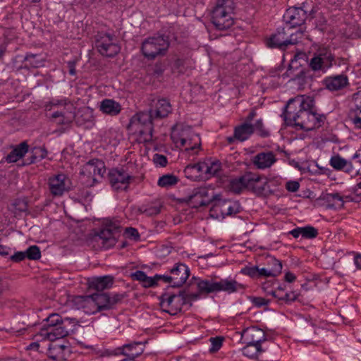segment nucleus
Masks as SVG:
<instances>
[{
	"mask_svg": "<svg viewBox=\"0 0 361 361\" xmlns=\"http://www.w3.org/2000/svg\"><path fill=\"white\" fill-rule=\"evenodd\" d=\"M153 161L157 166L161 167L166 166L168 163L166 157L159 154H155L154 155Z\"/></svg>",
	"mask_w": 361,
	"mask_h": 361,
	"instance_id": "obj_55",
	"label": "nucleus"
},
{
	"mask_svg": "<svg viewBox=\"0 0 361 361\" xmlns=\"http://www.w3.org/2000/svg\"><path fill=\"white\" fill-rule=\"evenodd\" d=\"M178 182V178L173 174H165L161 176L157 182V185L161 188H169L175 185Z\"/></svg>",
	"mask_w": 361,
	"mask_h": 361,
	"instance_id": "obj_42",
	"label": "nucleus"
},
{
	"mask_svg": "<svg viewBox=\"0 0 361 361\" xmlns=\"http://www.w3.org/2000/svg\"><path fill=\"white\" fill-rule=\"evenodd\" d=\"M149 109L156 119L166 117L172 111L170 102L164 98L152 100Z\"/></svg>",
	"mask_w": 361,
	"mask_h": 361,
	"instance_id": "obj_20",
	"label": "nucleus"
},
{
	"mask_svg": "<svg viewBox=\"0 0 361 361\" xmlns=\"http://www.w3.org/2000/svg\"><path fill=\"white\" fill-rule=\"evenodd\" d=\"M26 258L25 252H16L14 255L11 256L10 259L14 262H19Z\"/></svg>",
	"mask_w": 361,
	"mask_h": 361,
	"instance_id": "obj_63",
	"label": "nucleus"
},
{
	"mask_svg": "<svg viewBox=\"0 0 361 361\" xmlns=\"http://www.w3.org/2000/svg\"><path fill=\"white\" fill-rule=\"evenodd\" d=\"M329 163L337 171H345L347 173H350L353 169L352 163L348 161L339 154L331 157Z\"/></svg>",
	"mask_w": 361,
	"mask_h": 361,
	"instance_id": "obj_35",
	"label": "nucleus"
},
{
	"mask_svg": "<svg viewBox=\"0 0 361 361\" xmlns=\"http://www.w3.org/2000/svg\"><path fill=\"white\" fill-rule=\"evenodd\" d=\"M159 300L162 310L171 315H176L179 313L186 302L184 290H180L178 294L165 292L161 295Z\"/></svg>",
	"mask_w": 361,
	"mask_h": 361,
	"instance_id": "obj_12",
	"label": "nucleus"
},
{
	"mask_svg": "<svg viewBox=\"0 0 361 361\" xmlns=\"http://www.w3.org/2000/svg\"><path fill=\"white\" fill-rule=\"evenodd\" d=\"M121 104L111 99H104L100 103L99 110L107 115L115 116L121 111Z\"/></svg>",
	"mask_w": 361,
	"mask_h": 361,
	"instance_id": "obj_31",
	"label": "nucleus"
},
{
	"mask_svg": "<svg viewBox=\"0 0 361 361\" xmlns=\"http://www.w3.org/2000/svg\"><path fill=\"white\" fill-rule=\"evenodd\" d=\"M272 271L276 272V270H269L267 267H263L259 269L258 267L257 271V278H260L262 276L264 277H274V274Z\"/></svg>",
	"mask_w": 361,
	"mask_h": 361,
	"instance_id": "obj_57",
	"label": "nucleus"
},
{
	"mask_svg": "<svg viewBox=\"0 0 361 361\" xmlns=\"http://www.w3.org/2000/svg\"><path fill=\"white\" fill-rule=\"evenodd\" d=\"M333 61L334 54L326 49H322L314 53L307 63L309 68L314 72L321 71L325 73L333 66Z\"/></svg>",
	"mask_w": 361,
	"mask_h": 361,
	"instance_id": "obj_14",
	"label": "nucleus"
},
{
	"mask_svg": "<svg viewBox=\"0 0 361 361\" xmlns=\"http://www.w3.org/2000/svg\"><path fill=\"white\" fill-rule=\"evenodd\" d=\"M283 18V20L293 29L295 27L302 25L307 18H313L314 11L313 9L309 11L303 4L302 6H292L288 8Z\"/></svg>",
	"mask_w": 361,
	"mask_h": 361,
	"instance_id": "obj_13",
	"label": "nucleus"
},
{
	"mask_svg": "<svg viewBox=\"0 0 361 361\" xmlns=\"http://www.w3.org/2000/svg\"><path fill=\"white\" fill-rule=\"evenodd\" d=\"M324 200H326L328 202L336 200L343 202V197L338 192L326 194L324 197Z\"/></svg>",
	"mask_w": 361,
	"mask_h": 361,
	"instance_id": "obj_61",
	"label": "nucleus"
},
{
	"mask_svg": "<svg viewBox=\"0 0 361 361\" xmlns=\"http://www.w3.org/2000/svg\"><path fill=\"white\" fill-rule=\"evenodd\" d=\"M233 0H217L212 11V23L216 30H226L234 24Z\"/></svg>",
	"mask_w": 361,
	"mask_h": 361,
	"instance_id": "obj_3",
	"label": "nucleus"
},
{
	"mask_svg": "<svg viewBox=\"0 0 361 361\" xmlns=\"http://www.w3.org/2000/svg\"><path fill=\"white\" fill-rule=\"evenodd\" d=\"M76 319L74 318L65 317L61 325L42 326L40 329V336L50 341L62 338L73 331L76 325Z\"/></svg>",
	"mask_w": 361,
	"mask_h": 361,
	"instance_id": "obj_11",
	"label": "nucleus"
},
{
	"mask_svg": "<svg viewBox=\"0 0 361 361\" xmlns=\"http://www.w3.org/2000/svg\"><path fill=\"white\" fill-rule=\"evenodd\" d=\"M14 209L19 212H26L28 208L27 202L24 199H16L13 203Z\"/></svg>",
	"mask_w": 361,
	"mask_h": 361,
	"instance_id": "obj_52",
	"label": "nucleus"
},
{
	"mask_svg": "<svg viewBox=\"0 0 361 361\" xmlns=\"http://www.w3.org/2000/svg\"><path fill=\"white\" fill-rule=\"evenodd\" d=\"M255 173L248 171L238 178L232 179L229 183V190L235 193L240 194L243 189L252 192V183L256 181Z\"/></svg>",
	"mask_w": 361,
	"mask_h": 361,
	"instance_id": "obj_18",
	"label": "nucleus"
},
{
	"mask_svg": "<svg viewBox=\"0 0 361 361\" xmlns=\"http://www.w3.org/2000/svg\"><path fill=\"white\" fill-rule=\"evenodd\" d=\"M217 292L224 291L228 294L245 289V286L232 279H224L216 281Z\"/></svg>",
	"mask_w": 361,
	"mask_h": 361,
	"instance_id": "obj_28",
	"label": "nucleus"
},
{
	"mask_svg": "<svg viewBox=\"0 0 361 361\" xmlns=\"http://www.w3.org/2000/svg\"><path fill=\"white\" fill-rule=\"evenodd\" d=\"M254 126V132L256 131L257 133L262 137H267L270 135V132L264 128L263 121L262 119L257 120L255 123L253 125Z\"/></svg>",
	"mask_w": 361,
	"mask_h": 361,
	"instance_id": "obj_47",
	"label": "nucleus"
},
{
	"mask_svg": "<svg viewBox=\"0 0 361 361\" xmlns=\"http://www.w3.org/2000/svg\"><path fill=\"white\" fill-rule=\"evenodd\" d=\"M116 350L117 353L123 355L127 358L133 359L135 361V359L143 353L144 349L141 342H133L123 345L122 348H119Z\"/></svg>",
	"mask_w": 361,
	"mask_h": 361,
	"instance_id": "obj_27",
	"label": "nucleus"
},
{
	"mask_svg": "<svg viewBox=\"0 0 361 361\" xmlns=\"http://www.w3.org/2000/svg\"><path fill=\"white\" fill-rule=\"evenodd\" d=\"M109 183L114 190H127L129 184L134 179L123 168L111 169L108 173Z\"/></svg>",
	"mask_w": 361,
	"mask_h": 361,
	"instance_id": "obj_16",
	"label": "nucleus"
},
{
	"mask_svg": "<svg viewBox=\"0 0 361 361\" xmlns=\"http://www.w3.org/2000/svg\"><path fill=\"white\" fill-rule=\"evenodd\" d=\"M106 173L104 163L97 159H91L84 164L80 171V178L87 187H92L98 182L97 176L103 177Z\"/></svg>",
	"mask_w": 361,
	"mask_h": 361,
	"instance_id": "obj_10",
	"label": "nucleus"
},
{
	"mask_svg": "<svg viewBox=\"0 0 361 361\" xmlns=\"http://www.w3.org/2000/svg\"><path fill=\"white\" fill-rule=\"evenodd\" d=\"M246 345L243 348V354L251 359H257L258 355L262 354L264 350L262 349V345H257L255 344L245 343Z\"/></svg>",
	"mask_w": 361,
	"mask_h": 361,
	"instance_id": "obj_41",
	"label": "nucleus"
},
{
	"mask_svg": "<svg viewBox=\"0 0 361 361\" xmlns=\"http://www.w3.org/2000/svg\"><path fill=\"white\" fill-rule=\"evenodd\" d=\"M114 282V277L111 275H105L102 276H96L89 279V288L97 291H102L105 289L110 288Z\"/></svg>",
	"mask_w": 361,
	"mask_h": 361,
	"instance_id": "obj_26",
	"label": "nucleus"
},
{
	"mask_svg": "<svg viewBox=\"0 0 361 361\" xmlns=\"http://www.w3.org/2000/svg\"><path fill=\"white\" fill-rule=\"evenodd\" d=\"M203 171L204 175V180H208L212 176L216 175L221 170V163L218 161L212 162H202Z\"/></svg>",
	"mask_w": 361,
	"mask_h": 361,
	"instance_id": "obj_39",
	"label": "nucleus"
},
{
	"mask_svg": "<svg viewBox=\"0 0 361 361\" xmlns=\"http://www.w3.org/2000/svg\"><path fill=\"white\" fill-rule=\"evenodd\" d=\"M131 278L142 283L147 279V274L142 271L137 270L131 274Z\"/></svg>",
	"mask_w": 361,
	"mask_h": 361,
	"instance_id": "obj_59",
	"label": "nucleus"
},
{
	"mask_svg": "<svg viewBox=\"0 0 361 361\" xmlns=\"http://www.w3.org/2000/svg\"><path fill=\"white\" fill-rule=\"evenodd\" d=\"M64 319H62L61 316L59 314H51L44 320L45 322L42 326L61 325Z\"/></svg>",
	"mask_w": 361,
	"mask_h": 361,
	"instance_id": "obj_44",
	"label": "nucleus"
},
{
	"mask_svg": "<svg viewBox=\"0 0 361 361\" xmlns=\"http://www.w3.org/2000/svg\"><path fill=\"white\" fill-rule=\"evenodd\" d=\"M31 163H34L44 159L47 155V151L44 147H35L32 151Z\"/></svg>",
	"mask_w": 361,
	"mask_h": 361,
	"instance_id": "obj_49",
	"label": "nucleus"
},
{
	"mask_svg": "<svg viewBox=\"0 0 361 361\" xmlns=\"http://www.w3.org/2000/svg\"><path fill=\"white\" fill-rule=\"evenodd\" d=\"M235 137L240 142L247 140L254 133L252 123H243L234 128Z\"/></svg>",
	"mask_w": 361,
	"mask_h": 361,
	"instance_id": "obj_32",
	"label": "nucleus"
},
{
	"mask_svg": "<svg viewBox=\"0 0 361 361\" xmlns=\"http://www.w3.org/2000/svg\"><path fill=\"white\" fill-rule=\"evenodd\" d=\"M361 112V91H358L353 94L352 99V106L350 114Z\"/></svg>",
	"mask_w": 361,
	"mask_h": 361,
	"instance_id": "obj_45",
	"label": "nucleus"
},
{
	"mask_svg": "<svg viewBox=\"0 0 361 361\" xmlns=\"http://www.w3.org/2000/svg\"><path fill=\"white\" fill-rule=\"evenodd\" d=\"M157 279H155V276L154 277H149L147 276V279L142 282V286L145 288L152 287L157 285Z\"/></svg>",
	"mask_w": 361,
	"mask_h": 361,
	"instance_id": "obj_64",
	"label": "nucleus"
},
{
	"mask_svg": "<svg viewBox=\"0 0 361 361\" xmlns=\"http://www.w3.org/2000/svg\"><path fill=\"white\" fill-rule=\"evenodd\" d=\"M172 276L173 285L172 288L181 287L188 279L190 271L187 265L183 263L178 262L174 264L173 267L170 270Z\"/></svg>",
	"mask_w": 361,
	"mask_h": 361,
	"instance_id": "obj_19",
	"label": "nucleus"
},
{
	"mask_svg": "<svg viewBox=\"0 0 361 361\" xmlns=\"http://www.w3.org/2000/svg\"><path fill=\"white\" fill-rule=\"evenodd\" d=\"M313 101L303 95L290 99L284 107L281 116L286 125L300 127L305 131H310L322 126L325 119L312 111Z\"/></svg>",
	"mask_w": 361,
	"mask_h": 361,
	"instance_id": "obj_1",
	"label": "nucleus"
},
{
	"mask_svg": "<svg viewBox=\"0 0 361 361\" xmlns=\"http://www.w3.org/2000/svg\"><path fill=\"white\" fill-rule=\"evenodd\" d=\"M126 234L128 238L134 240L135 241L140 239V234L137 230L133 227H128L126 228Z\"/></svg>",
	"mask_w": 361,
	"mask_h": 361,
	"instance_id": "obj_56",
	"label": "nucleus"
},
{
	"mask_svg": "<svg viewBox=\"0 0 361 361\" xmlns=\"http://www.w3.org/2000/svg\"><path fill=\"white\" fill-rule=\"evenodd\" d=\"M67 177L63 173H60L50 177L49 179V187L51 194L53 196H61L64 192L68 190L66 185Z\"/></svg>",
	"mask_w": 361,
	"mask_h": 361,
	"instance_id": "obj_21",
	"label": "nucleus"
},
{
	"mask_svg": "<svg viewBox=\"0 0 361 361\" xmlns=\"http://www.w3.org/2000/svg\"><path fill=\"white\" fill-rule=\"evenodd\" d=\"M302 238L305 239H312L314 238L318 235V231L313 226H307L305 227H302Z\"/></svg>",
	"mask_w": 361,
	"mask_h": 361,
	"instance_id": "obj_48",
	"label": "nucleus"
},
{
	"mask_svg": "<svg viewBox=\"0 0 361 361\" xmlns=\"http://www.w3.org/2000/svg\"><path fill=\"white\" fill-rule=\"evenodd\" d=\"M302 64H296L295 60H291L286 71L283 74V78H289L290 80L295 81L297 80L304 79L305 71L304 68H300Z\"/></svg>",
	"mask_w": 361,
	"mask_h": 361,
	"instance_id": "obj_30",
	"label": "nucleus"
},
{
	"mask_svg": "<svg viewBox=\"0 0 361 361\" xmlns=\"http://www.w3.org/2000/svg\"><path fill=\"white\" fill-rule=\"evenodd\" d=\"M257 178L252 185L259 180L260 175L255 173V178ZM274 190L271 188L269 182L265 178V180L260 185V187H252V192L255 193L257 196H268L274 193Z\"/></svg>",
	"mask_w": 361,
	"mask_h": 361,
	"instance_id": "obj_37",
	"label": "nucleus"
},
{
	"mask_svg": "<svg viewBox=\"0 0 361 361\" xmlns=\"http://www.w3.org/2000/svg\"><path fill=\"white\" fill-rule=\"evenodd\" d=\"M202 165V162L188 165L183 171L185 176L192 180H205Z\"/></svg>",
	"mask_w": 361,
	"mask_h": 361,
	"instance_id": "obj_29",
	"label": "nucleus"
},
{
	"mask_svg": "<svg viewBox=\"0 0 361 361\" xmlns=\"http://www.w3.org/2000/svg\"><path fill=\"white\" fill-rule=\"evenodd\" d=\"M242 339L245 343L262 345V343L266 341V334L262 329L252 326L244 330Z\"/></svg>",
	"mask_w": 361,
	"mask_h": 361,
	"instance_id": "obj_24",
	"label": "nucleus"
},
{
	"mask_svg": "<svg viewBox=\"0 0 361 361\" xmlns=\"http://www.w3.org/2000/svg\"><path fill=\"white\" fill-rule=\"evenodd\" d=\"M322 83L326 89L334 92L346 87L349 85V80L346 75L340 74L325 78Z\"/></svg>",
	"mask_w": 361,
	"mask_h": 361,
	"instance_id": "obj_22",
	"label": "nucleus"
},
{
	"mask_svg": "<svg viewBox=\"0 0 361 361\" xmlns=\"http://www.w3.org/2000/svg\"><path fill=\"white\" fill-rule=\"evenodd\" d=\"M126 297V293H108L77 295L73 298L72 304L75 309L82 310L87 314H93L98 312L114 309Z\"/></svg>",
	"mask_w": 361,
	"mask_h": 361,
	"instance_id": "obj_2",
	"label": "nucleus"
},
{
	"mask_svg": "<svg viewBox=\"0 0 361 361\" xmlns=\"http://www.w3.org/2000/svg\"><path fill=\"white\" fill-rule=\"evenodd\" d=\"M94 38L95 48L101 55L114 57L120 52L121 47L114 35L104 31H99Z\"/></svg>",
	"mask_w": 361,
	"mask_h": 361,
	"instance_id": "obj_8",
	"label": "nucleus"
},
{
	"mask_svg": "<svg viewBox=\"0 0 361 361\" xmlns=\"http://www.w3.org/2000/svg\"><path fill=\"white\" fill-rule=\"evenodd\" d=\"M298 294L295 292L286 293L283 294V302L286 303H290L297 300Z\"/></svg>",
	"mask_w": 361,
	"mask_h": 361,
	"instance_id": "obj_60",
	"label": "nucleus"
},
{
	"mask_svg": "<svg viewBox=\"0 0 361 361\" xmlns=\"http://www.w3.org/2000/svg\"><path fill=\"white\" fill-rule=\"evenodd\" d=\"M250 300L252 303V305L256 307H262L263 306H267L269 304L270 300L265 299L262 297H250Z\"/></svg>",
	"mask_w": 361,
	"mask_h": 361,
	"instance_id": "obj_51",
	"label": "nucleus"
},
{
	"mask_svg": "<svg viewBox=\"0 0 361 361\" xmlns=\"http://www.w3.org/2000/svg\"><path fill=\"white\" fill-rule=\"evenodd\" d=\"M170 46L169 37L166 35H157L145 39L141 46V51L143 56L149 59L153 60L157 56H163Z\"/></svg>",
	"mask_w": 361,
	"mask_h": 361,
	"instance_id": "obj_4",
	"label": "nucleus"
},
{
	"mask_svg": "<svg viewBox=\"0 0 361 361\" xmlns=\"http://www.w3.org/2000/svg\"><path fill=\"white\" fill-rule=\"evenodd\" d=\"M171 139L177 147H184L187 152L192 154H197L201 147V139L190 128L181 129L180 131H173Z\"/></svg>",
	"mask_w": 361,
	"mask_h": 361,
	"instance_id": "obj_6",
	"label": "nucleus"
},
{
	"mask_svg": "<svg viewBox=\"0 0 361 361\" xmlns=\"http://www.w3.org/2000/svg\"><path fill=\"white\" fill-rule=\"evenodd\" d=\"M208 196V190L206 188H195L192 192L181 200V202L188 203L192 208H199L205 207L213 202L215 199L214 196L212 199L206 200Z\"/></svg>",
	"mask_w": 361,
	"mask_h": 361,
	"instance_id": "obj_17",
	"label": "nucleus"
},
{
	"mask_svg": "<svg viewBox=\"0 0 361 361\" xmlns=\"http://www.w3.org/2000/svg\"><path fill=\"white\" fill-rule=\"evenodd\" d=\"M29 146L26 142H23L16 146L6 156V161L8 163H14L21 159L28 151Z\"/></svg>",
	"mask_w": 361,
	"mask_h": 361,
	"instance_id": "obj_34",
	"label": "nucleus"
},
{
	"mask_svg": "<svg viewBox=\"0 0 361 361\" xmlns=\"http://www.w3.org/2000/svg\"><path fill=\"white\" fill-rule=\"evenodd\" d=\"M186 61L182 59H178L175 61L173 67L179 73L183 74L186 72Z\"/></svg>",
	"mask_w": 361,
	"mask_h": 361,
	"instance_id": "obj_54",
	"label": "nucleus"
},
{
	"mask_svg": "<svg viewBox=\"0 0 361 361\" xmlns=\"http://www.w3.org/2000/svg\"><path fill=\"white\" fill-rule=\"evenodd\" d=\"M70 349L68 346L58 342L51 341L47 348V355L53 360L62 361L67 360Z\"/></svg>",
	"mask_w": 361,
	"mask_h": 361,
	"instance_id": "obj_23",
	"label": "nucleus"
},
{
	"mask_svg": "<svg viewBox=\"0 0 361 361\" xmlns=\"http://www.w3.org/2000/svg\"><path fill=\"white\" fill-rule=\"evenodd\" d=\"M200 292L197 293H190L186 294L184 290V298H185V305H189L190 307L192 306V301L197 300L200 298Z\"/></svg>",
	"mask_w": 361,
	"mask_h": 361,
	"instance_id": "obj_58",
	"label": "nucleus"
},
{
	"mask_svg": "<svg viewBox=\"0 0 361 361\" xmlns=\"http://www.w3.org/2000/svg\"><path fill=\"white\" fill-rule=\"evenodd\" d=\"M257 271L258 267L257 266H246L241 269L240 274L243 275L248 276L251 278L255 279L257 278Z\"/></svg>",
	"mask_w": 361,
	"mask_h": 361,
	"instance_id": "obj_50",
	"label": "nucleus"
},
{
	"mask_svg": "<svg viewBox=\"0 0 361 361\" xmlns=\"http://www.w3.org/2000/svg\"><path fill=\"white\" fill-rule=\"evenodd\" d=\"M26 258L30 260H37L41 257V252L38 246H30L25 251Z\"/></svg>",
	"mask_w": 361,
	"mask_h": 361,
	"instance_id": "obj_46",
	"label": "nucleus"
},
{
	"mask_svg": "<svg viewBox=\"0 0 361 361\" xmlns=\"http://www.w3.org/2000/svg\"><path fill=\"white\" fill-rule=\"evenodd\" d=\"M219 195H215L213 201V205L210 209L211 216L216 218H225L226 216L235 214L240 212V204L235 201L229 200H221L218 198Z\"/></svg>",
	"mask_w": 361,
	"mask_h": 361,
	"instance_id": "obj_15",
	"label": "nucleus"
},
{
	"mask_svg": "<svg viewBox=\"0 0 361 361\" xmlns=\"http://www.w3.org/2000/svg\"><path fill=\"white\" fill-rule=\"evenodd\" d=\"M52 118H59V121L58 122L60 125L68 124L72 122L73 118H75L74 110H63V111H56L51 114Z\"/></svg>",
	"mask_w": 361,
	"mask_h": 361,
	"instance_id": "obj_38",
	"label": "nucleus"
},
{
	"mask_svg": "<svg viewBox=\"0 0 361 361\" xmlns=\"http://www.w3.org/2000/svg\"><path fill=\"white\" fill-rule=\"evenodd\" d=\"M286 188L288 191L294 192L298 190L300 184L298 181L290 180L286 183Z\"/></svg>",
	"mask_w": 361,
	"mask_h": 361,
	"instance_id": "obj_62",
	"label": "nucleus"
},
{
	"mask_svg": "<svg viewBox=\"0 0 361 361\" xmlns=\"http://www.w3.org/2000/svg\"><path fill=\"white\" fill-rule=\"evenodd\" d=\"M197 288L200 293L210 294L217 293L216 281L212 279H197Z\"/></svg>",
	"mask_w": 361,
	"mask_h": 361,
	"instance_id": "obj_36",
	"label": "nucleus"
},
{
	"mask_svg": "<svg viewBox=\"0 0 361 361\" xmlns=\"http://www.w3.org/2000/svg\"><path fill=\"white\" fill-rule=\"evenodd\" d=\"M276 161V155L271 151L259 152L252 159L253 164L258 169L270 168Z\"/></svg>",
	"mask_w": 361,
	"mask_h": 361,
	"instance_id": "obj_25",
	"label": "nucleus"
},
{
	"mask_svg": "<svg viewBox=\"0 0 361 361\" xmlns=\"http://www.w3.org/2000/svg\"><path fill=\"white\" fill-rule=\"evenodd\" d=\"M302 36L303 31L301 29L293 32L291 27L279 28L269 39L267 46L285 50L288 45L296 44Z\"/></svg>",
	"mask_w": 361,
	"mask_h": 361,
	"instance_id": "obj_5",
	"label": "nucleus"
},
{
	"mask_svg": "<svg viewBox=\"0 0 361 361\" xmlns=\"http://www.w3.org/2000/svg\"><path fill=\"white\" fill-rule=\"evenodd\" d=\"M267 267L269 270H276V272L272 271L274 274V277L279 276L282 271V262L277 259L273 256H268L266 259Z\"/></svg>",
	"mask_w": 361,
	"mask_h": 361,
	"instance_id": "obj_43",
	"label": "nucleus"
},
{
	"mask_svg": "<svg viewBox=\"0 0 361 361\" xmlns=\"http://www.w3.org/2000/svg\"><path fill=\"white\" fill-rule=\"evenodd\" d=\"M151 114V110L142 111L134 115L130 121L129 125L135 127L139 134L143 136L145 142H149L152 140L154 130L153 121L155 117Z\"/></svg>",
	"mask_w": 361,
	"mask_h": 361,
	"instance_id": "obj_9",
	"label": "nucleus"
},
{
	"mask_svg": "<svg viewBox=\"0 0 361 361\" xmlns=\"http://www.w3.org/2000/svg\"><path fill=\"white\" fill-rule=\"evenodd\" d=\"M63 106L64 110H74V106L68 98L63 99H52L45 104V109L51 111L54 106Z\"/></svg>",
	"mask_w": 361,
	"mask_h": 361,
	"instance_id": "obj_40",
	"label": "nucleus"
},
{
	"mask_svg": "<svg viewBox=\"0 0 361 361\" xmlns=\"http://www.w3.org/2000/svg\"><path fill=\"white\" fill-rule=\"evenodd\" d=\"M121 226L118 223L106 219L102 228L94 236V240L104 249H109L115 245L120 236Z\"/></svg>",
	"mask_w": 361,
	"mask_h": 361,
	"instance_id": "obj_7",
	"label": "nucleus"
},
{
	"mask_svg": "<svg viewBox=\"0 0 361 361\" xmlns=\"http://www.w3.org/2000/svg\"><path fill=\"white\" fill-rule=\"evenodd\" d=\"M23 64L17 67L18 70L22 68L30 69L37 68L43 66V61L40 59V56L38 54H34L31 53L27 54L22 60Z\"/></svg>",
	"mask_w": 361,
	"mask_h": 361,
	"instance_id": "obj_33",
	"label": "nucleus"
},
{
	"mask_svg": "<svg viewBox=\"0 0 361 361\" xmlns=\"http://www.w3.org/2000/svg\"><path fill=\"white\" fill-rule=\"evenodd\" d=\"M223 340L224 338L222 337L219 336L210 338L209 341L212 343V348H210V351H218L222 345Z\"/></svg>",
	"mask_w": 361,
	"mask_h": 361,
	"instance_id": "obj_53",
	"label": "nucleus"
}]
</instances>
